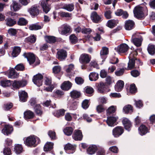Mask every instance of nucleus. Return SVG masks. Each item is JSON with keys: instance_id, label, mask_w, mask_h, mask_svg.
I'll use <instances>...</instances> for the list:
<instances>
[{"instance_id": "obj_1", "label": "nucleus", "mask_w": 155, "mask_h": 155, "mask_svg": "<svg viewBox=\"0 0 155 155\" xmlns=\"http://www.w3.org/2000/svg\"><path fill=\"white\" fill-rule=\"evenodd\" d=\"M23 140L25 145L31 147H36L41 142L39 138L34 135L24 138Z\"/></svg>"}, {"instance_id": "obj_2", "label": "nucleus", "mask_w": 155, "mask_h": 155, "mask_svg": "<svg viewBox=\"0 0 155 155\" xmlns=\"http://www.w3.org/2000/svg\"><path fill=\"white\" fill-rule=\"evenodd\" d=\"M133 13L135 17L138 19H142L145 17L143 8L140 6H136L134 9Z\"/></svg>"}, {"instance_id": "obj_3", "label": "nucleus", "mask_w": 155, "mask_h": 155, "mask_svg": "<svg viewBox=\"0 0 155 155\" xmlns=\"http://www.w3.org/2000/svg\"><path fill=\"white\" fill-rule=\"evenodd\" d=\"M118 119V117L116 116V114H114L112 116L107 117L106 123L109 126L114 127L117 124L116 121Z\"/></svg>"}, {"instance_id": "obj_4", "label": "nucleus", "mask_w": 155, "mask_h": 155, "mask_svg": "<svg viewBox=\"0 0 155 155\" xmlns=\"http://www.w3.org/2000/svg\"><path fill=\"white\" fill-rule=\"evenodd\" d=\"M43 78V76L41 74L38 73L33 76L32 81L35 84L40 87L42 84Z\"/></svg>"}, {"instance_id": "obj_5", "label": "nucleus", "mask_w": 155, "mask_h": 155, "mask_svg": "<svg viewBox=\"0 0 155 155\" xmlns=\"http://www.w3.org/2000/svg\"><path fill=\"white\" fill-rule=\"evenodd\" d=\"M124 128L121 126H118L115 127L112 130V134L115 137H118L124 132Z\"/></svg>"}, {"instance_id": "obj_6", "label": "nucleus", "mask_w": 155, "mask_h": 155, "mask_svg": "<svg viewBox=\"0 0 155 155\" xmlns=\"http://www.w3.org/2000/svg\"><path fill=\"white\" fill-rule=\"evenodd\" d=\"M150 127H147L146 125L143 124H141L138 129L139 134L143 136L145 135L148 133L150 132Z\"/></svg>"}, {"instance_id": "obj_7", "label": "nucleus", "mask_w": 155, "mask_h": 155, "mask_svg": "<svg viewBox=\"0 0 155 155\" xmlns=\"http://www.w3.org/2000/svg\"><path fill=\"white\" fill-rule=\"evenodd\" d=\"M57 58L60 61L65 60L67 56V51L63 49H61L58 51L56 55Z\"/></svg>"}, {"instance_id": "obj_8", "label": "nucleus", "mask_w": 155, "mask_h": 155, "mask_svg": "<svg viewBox=\"0 0 155 155\" xmlns=\"http://www.w3.org/2000/svg\"><path fill=\"white\" fill-rule=\"evenodd\" d=\"M13 88L15 89H19L21 87H25L27 84V81L25 80L17 81L15 80L12 82Z\"/></svg>"}, {"instance_id": "obj_9", "label": "nucleus", "mask_w": 155, "mask_h": 155, "mask_svg": "<svg viewBox=\"0 0 155 155\" xmlns=\"http://www.w3.org/2000/svg\"><path fill=\"white\" fill-rule=\"evenodd\" d=\"M101 16L98 15L96 12L93 11L91 14V18L94 23H98L102 20Z\"/></svg>"}, {"instance_id": "obj_10", "label": "nucleus", "mask_w": 155, "mask_h": 155, "mask_svg": "<svg viewBox=\"0 0 155 155\" xmlns=\"http://www.w3.org/2000/svg\"><path fill=\"white\" fill-rule=\"evenodd\" d=\"M28 12L33 17L37 16L40 13V10L38 8L37 5L32 6L28 10Z\"/></svg>"}, {"instance_id": "obj_11", "label": "nucleus", "mask_w": 155, "mask_h": 155, "mask_svg": "<svg viewBox=\"0 0 155 155\" xmlns=\"http://www.w3.org/2000/svg\"><path fill=\"white\" fill-rule=\"evenodd\" d=\"M73 138L76 141H81L83 137L81 130H76L72 135Z\"/></svg>"}, {"instance_id": "obj_12", "label": "nucleus", "mask_w": 155, "mask_h": 155, "mask_svg": "<svg viewBox=\"0 0 155 155\" xmlns=\"http://www.w3.org/2000/svg\"><path fill=\"white\" fill-rule=\"evenodd\" d=\"M13 130V127L9 124L5 125L2 130V133L6 136L11 134Z\"/></svg>"}, {"instance_id": "obj_13", "label": "nucleus", "mask_w": 155, "mask_h": 155, "mask_svg": "<svg viewBox=\"0 0 155 155\" xmlns=\"http://www.w3.org/2000/svg\"><path fill=\"white\" fill-rule=\"evenodd\" d=\"M122 123L126 130L128 131L131 130L132 127V123L128 119L124 118L122 120Z\"/></svg>"}, {"instance_id": "obj_14", "label": "nucleus", "mask_w": 155, "mask_h": 155, "mask_svg": "<svg viewBox=\"0 0 155 155\" xmlns=\"http://www.w3.org/2000/svg\"><path fill=\"white\" fill-rule=\"evenodd\" d=\"M24 56L26 58L30 65H33L35 61V55L31 53H25L23 54Z\"/></svg>"}, {"instance_id": "obj_15", "label": "nucleus", "mask_w": 155, "mask_h": 155, "mask_svg": "<svg viewBox=\"0 0 155 155\" xmlns=\"http://www.w3.org/2000/svg\"><path fill=\"white\" fill-rule=\"evenodd\" d=\"M135 26V24L133 21L128 20L125 21L124 27L126 30H131L134 28Z\"/></svg>"}, {"instance_id": "obj_16", "label": "nucleus", "mask_w": 155, "mask_h": 155, "mask_svg": "<svg viewBox=\"0 0 155 155\" xmlns=\"http://www.w3.org/2000/svg\"><path fill=\"white\" fill-rule=\"evenodd\" d=\"M80 62L83 64L88 63L90 61L91 58L89 57L88 54H83L81 55L79 58Z\"/></svg>"}, {"instance_id": "obj_17", "label": "nucleus", "mask_w": 155, "mask_h": 155, "mask_svg": "<svg viewBox=\"0 0 155 155\" xmlns=\"http://www.w3.org/2000/svg\"><path fill=\"white\" fill-rule=\"evenodd\" d=\"M54 143L51 142H47L45 145L44 150L45 152L49 151L52 154H54V151L53 150Z\"/></svg>"}, {"instance_id": "obj_18", "label": "nucleus", "mask_w": 155, "mask_h": 155, "mask_svg": "<svg viewBox=\"0 0 155 155\" xmlns=\"http://www.w3.org/2000/svg\"><path fill=\"white\" fill-rule=\"evenodd\" d=\"M135 61L134 57L129 59V62L128 63L127 67L125 68L126 70H131L134 68L137 69L139 68L138 66H136Z\"/></svg>"}, {"instance_id": "obj_19", "label": "nucleus", "mask_w": 155, "mask_h": 155, "mask_svg": "<svg viewBox=\"0 0 155 155\" xmlns=\"http://www.w3.org/2000/svg\"><path fill=\"white\" fill-rule=\"evenodd\" d=\"M129 49L128 45L125 43H122L118 46L117 51L119 53H124L126 52Z\"/></svg>"}, {"instance_id": "obj_20", "label": "nucleus", "mask_w": 155, "mask_h": 155, "mask_svg": "<svg viewBox=\"0 0 155 155\" xmlns=\"http://www.w3.org/2000/svg\"><path fill=\"white\" fill-rule=\"evenodd\" d=\"M41 5L43 9V11L45 13H47L51 9V5L48 4V2L42 0Z\"/></svg>"}, {"instance_id": "obj_21", "label": "nucleus", "mask_w": 155, "mask_h": 155, "mask_svg": "<svg viewBox=\"0 0 155 155\" xmlns=\"http://www.w3.org/2000/svg\"><path fill=\"white\" fill-rule=\"evenodd\" d=\"M98 91V92L101 94H105L107 91L106 90L107 89V87L106 86V84L101 82L97 86Z\"/></svg>"}, {"instance_id": "obj_22", "label": "nucleus", "mask_w": 155, "mask_h": 155, "mask_svg": "<svg viewBox=\"0 0 155 155\" xmlns=\"http://www.w3.org/2000/svg\"><path fill=\"white\" fill-rule=\"evenodd\" d=\"M72 85L71 83L69 81H64L61 84V87L62 90L67 91L71 88Z\"/></svg>"}, {"instance_id": "obj_23", "label": "nucleus", "mask_w": 155, "mask_h": 155, "mask_svg": "<svg viewBox=\"0 0 155 155\" xmlns=\"http://www.w3.org/2000/svg\"><path fill=\"white\" fill-rule=\"evenodd\" d=\"M70 96L73 99L78 100L81 96V93L80 91L73 90L70 92Z\"/></svg>"}, {"instance_id": "obj_24", "label": "nucleus", "mask_w": 155, "mask_h": 155, "mask_svg": "<svg viewBox=\"0 0 155 155\" xmlns=\"http://www.w3.org/2000/svg\"><path fill=\"white\" fill-rule=\"evenodd\" d=\"M124 83L123 81L119 80L118 81L116 84L115 86V89L117 92L121 91L123 88Z\"/></svg>"}, {"instance_id": "obj_25", "label": "nucleus", "mask_w": 155, "mask_h": 155, "mask_svg": "<svg viewBox=\"0 0 155 155\" xmlns=\"http://www.w3.org/2000/svg\"><path fill=\"white\" fill-rule=\"evenodd\" d=\"M20 100L23 102H25L27 100L28 97V93L25 91H22L19 95Z\"/></svg>"}, {"instance_id": "obj_26", "label": "nucleus", "mask_w": 155, "mask_h": 155, "mask_svg": "<svg viewBox=\"0 0 155 155\" xmlns=\"http://www.w3.org/2000/svg\"><path fill=\"white\" fill-rule=\"evenodd\" d=\"M97 150V147L95 145H92L88 147L87 150V154L90 155L94 154Z\"/></svg>"}, {"instance_id": "obj_27", "label": "nucleus", "mask_w": 155, "mask_h": 155, "mask_svg": "<svg viewBox=\"0 0 155 155\" xmlns=\"http://www.w3.org/2000/svg\"><path fill=\"white\" fill-rule=\"evenodd\" d=\"M6 25L9 27H12L17 24V21L15 19L8 18L5 20Z\"/></svg>"}, {"instance_id": "obj_28", "label": "nucleus", "mask_w": 155, "mask_h": 155, "mask_svg": "<svg viewBox=\"0 0 155 155\" xmlns=\"http://www.w3.org/2000/svg\"><path fill=\"white\" fill-rule=\"evenodd\" d=\"M24 117L26 119H32L34 117V114L33 112L28 110L25 111L24 113Z\"/></svg>"}, {"instance_id": "obj_29", "label": "nucleus", "mask_w": 155, "mask_h": 155, "mask_svg": "<svg viewBox=\"0 0 155 155\" xmlns=\"http://www.w3.org/2000/svg\"><path fill=\"white\" fill-rule=\"evenodd\" d=\"M23 148L21 144H17L14 148V151L17 154H19L23 151Z\"/></svg>"}, {"instance_id": "obj_30", "label": "nucleus", "mask_w": 155, "mask_h": 155, "mask_svg": "<svg viewBox=\"0 0 155 155\" xmlns=\"http://www.w3.org/2000/svg\"><path fill=\"white\" fill-rule=\"evenodd\" d=\"M84 90L85 95L89 96H91L94 92V89L89 86L85 87Z\"/></svg>"}, {"instance_id": "obj_31", "label": "nucleus", "mask_w": 155, "mask_h": 155, "mask_svg": "<svg viewBox=\"0 0 155 155\" xmlns=\"http://www.w3.org/2000/svg\"><path fill=\"white\" fill-rule=\"evenodd\" d=\"M45 39L47 42L50 44L54 43L57 41L56 37L53 36H46Z\"/></svg>"}, {"instance_id": "obj_32", "label": "nucleus", "mask_w": 155, "mask_h": 155, "mask_svg": "<svg viewBox=\"0 0 155 155\" xmlns=\"http://www.w3.org/2000/svg\"><path fill=\"white\" fill-rule=\"evenodd\" d=\"M36 40V38L35 35H32L26 38L25 40V41L30 44L34 43Z\"/></svg>"}, {"instance_id": "obj_33", "label": "nucleus", "mask_w": 155, "mask_h": 155, "mask_svg": "<svg viewBox=\"0 0 155 155\" xmlns=\"http://www.w3.org/2000/svg\"><path fill=\"white\" fill-rule=\"evenodd\" d=\"M123 110L125 114L132 113L133 111V107L131 105L128 104L124 107Z\"/></svg>"}, {"instance_id": "obj_34", "label": "nucleus", "mask_w": 155, "mask_h": 155, "mask_svg": "<svg viewBox=\"0 0 155 155\" xmlns=\"http://www.w3.org/2000/svg\"><path fill=\"white\" fill-rule=\"evenodd\" d=\"M65 110L63 109H61L58 110L54 112V115L57 117L63 116L65 114Z\"/></svg>"}, {"instance_id": "obj_35", "label": "nucleus", "mask_w": 155, "mask_h": 155, "mask_svg": "<svg viewBox=\"0 0 155 155\" xmlns=\"http://www.w3.org/2000/svg\"><path fill=\"white\" fill-rule=\"evenodd\" d=\"M108 49L106 47H103L102 50L100 52V54L101 57L104 59H105L106 58V56L108 54Z\"/></svg>"}, {"instance_id": "obj_36", "label": "nucleus", "mask_w": 155, "mask_h": 155, "mask_svg": "<svg viewBox=\"0 0 155 155\" xmlns=\"http://www.w3.org/2000/svg\"><path fill=\"white\" fill-rule=\"evenodd\" d=\"M21 51V48L19 47L15 46L14 47L12 53V55L14 57H16L18 55Z\"/></svg>"}, {"instance_id": "obj_37", "label": "nucleus", "mask_w": 155, "mask_h": 155, "mask_svg": "<svg viewBox=\"0 0 155 155\" xmlns=\"http://www.w3.org/2000/svg\"><path fill=\"white\" fill-rule=\"evenodd\" d=\"M18 75V74L13 68L10 69L8 72V76L9 78H17Z\"/></svg>"}, {"instance_id": "obj_38", "label": "nucleus", "mask_w": 155, "mask_h": 155, "mask_svg": "<svg viewBox=\"0 0 155 155\" xmlns=\"http://www.w3.org/2000/svg\"><path fill=\"white\" fill-rule=\"evenodd\" d=\"M147 50L150 54L153 55L155 53V45L149 44L148 46Z\"/></svg>"}, {"instance_id": "obj_39", "label": "nucleus", "mask_w": 155, "mask_h": 155, "mask_svg": "<svg viewBox=\"0 0 155 155\" xmlns=\"http://www.w3.org/2000/svg\"><path fill=\"white\" fill-rule=\"evenodd\" d=\"M34 109L36 114L38 115L41 116L43 112L41 110V106L40 104H36L34 107Z\"/></svg>"}, {"instance_id": "obj_40", "label": "nucleus", "mask_w": 155, "mask_h": 155, "mask_svg": "<svg viewBox=\"0 0 155 155\" xmlns=\"http://www.w3.org/2000/svg\"><path fill=\"white\" fill-rule=\"evenodd\" d=\"M17 24L20 26H24L28 23V21L23 17H21L17 22Z\"/></svg>"}, {"instance_id": "obj_41", "label": "nucleus", "mask_w": 155, "mask_h": 155, "mask_svg": "<svg viewBox=\"0 0 155 155\" xmlns=\"http://www.w3.org/2000/svg\"><path fill=\"white\" fill-rule=\"evenodd\" d=\"M116 20L114 19L109 20L107 23V26L109 28H113L117 25Z\"/></svg>"}, {"instance_id": "obj_42", "label": "nucleus", "mask_w": 155, "mask_h": 155, "mask_svg": "<svg viewBox=\"0 0 155 155\" xmlns=\"http://www.w3.org/2000/svg\"><path fill=\"white\" fill-rule=\"evenodd\" d=\"M89 77L91 81H96L98 78L99 74L97 73L92 72L89 75Z\"/></svg>"}, {"instance_id": "obj_43", "label": "nucleus", "mask_w": 155, "mask_h": 155, "mask_svg": "<svg viewBox=\"0 0 155 155\" xmlns=\"http://www.w3.org/2000/svg\"><path fill=\"white\" fill-rule=\"evenodd\" d=\"M72 31L70 26L68 25H65L62 31V33L64 35L70 33Z\"/></svg>"}, {"instance_id": "obj_44", "label": "nucleus", "mask_w": 155, "mask_h": 155, "mask_svg": "<svg viewBox=\"0 0 155 155\" xmlns=\"http://www.w3.org/2000/svg\"><path fill=\"white\" fill-rule=\"evenodd\" d=\"M12 82V81L3 80L1 81L0 83L3 87H9L11 85Z\"/></svg>"}, {"instance_id": "obj_45", "label": "nucleus", "mask_w": 155, "mask_h": 155, "mask_svg": "<svg viewBox=\"0 0 155 155\" xmlns=\"http://www.w3.org/2000/svg\"><path fill=\"white\" fill-rule=\"evenodd\" d=\"M73 131V128L71 127H67L63 130V131L65 135L69 136L71 135Z\"/></svg>"}, {"instance_id": "obj_46", "label": "nucleus", "mask_w": 155, "mask_h": 155, "mask_svg": "<svg viewBox=\"0 0 155 155\" xmlns=\"http://www.w3.org/2000/svg\"><path fill=\"white\" fill-rule=\"evenodd\" d=\"M97 155H105L106 150L104 149L101 147H97V150H96Z\"/></svg>"}, {"instance_id": "obj_47", "label": "nucleus", "mask_w": 155, "mask_h": 155, "mask_svg": "<svg viewBox=\"0 0 155 155\" xmlns=\"http://www.w3.org/2000/svg\"><path fill=\"white\" fill-rule=\"evenodd\" d=\"M63 8L68 11L71 12L74 8V5L73 4H66L63 6Z\"/></svg>"}, {"instance_id": "obj_48", "label": "nucleus", "mask_w": 155, "mask_h": 155, "mask_svg": "<svg viewBox=\"0 0 155 155\" xmlns=\"http://www.w3.org/2000/svg\"><path fill=\"white\" fill-rule=\"evenodd\" d=\"M132 42L137 47H140L141 45L142 41L140 38H134L132 39Z\"/></svg>"}, {"instance_id": "obj_49", "label": "nucleus", "mask_w": 155, "mask_h": 155, "mask_svg": "<svg viewBox=\"0 0 155 155\" xmlns=\"http://www.w3.org/2000/svg\"><path fill=\"white\" fill-rule=\"evenodd\" d=\"M69 39L71 43L73 44L76 43L78 41V38L74 34H72L70 36Z\"/></svg>"}, {"instance_id": "obj_50", "label": "nucleus", "mask_w": 155, "mask_h": 155, "mask_svg": "<svg viewBox=\"0 0 155 155\" xmlns=\"http://www.w3.org/2000/svg\"><path fill=\"white\" fill-rule=\"evenodd\" d=\"M130 92L132 94H135L137 92V88L134 84H132L130 85Z\"/></svg>"}, {"instance_id": "obj_51", "label": "nucleus", "mask_w": 155, "mask_h": 155, "mask_svg": "<svg viewBox=\"0 0 155 155\" xmlns=\"http://www.w3.org/2000/svg\"><path fill=\"white\" fill-rule=\"evenodd\" d=\"M41 27L39 25L36 24H32L29 26V29L30 30H38L41 28Z\"/></svg>"}, {"instance_id": "obj_52", "label": "nucleus", "mask_w": 155, "mask_h": 155, "mask_svg": "<svg viewBox=\"0 0 155 155\" xmlns=\"http://www.w3.org/2000/svg\"><path fill=\"white\" fill-rule=\"evenodd\" d=\"M89 100L87 99H85L82 102L81 106L84 109L88 108L89 106Z\"/></svg>"}, {"instance_id": "obj_53", "label": "nucleus", "mask_w": 155, "mask_h": 155, "mask_svg": "<svg viewBox=\"0 0 155 155\" xmlns=\"http://www.w3.org/2000/svg\"><path fill=\"white\" fill-rule=\"evenodd\" d=\"M64 149L67 151L68 150H71L72 151V153H73V151L74 150V146L71 143H68L64 145Z\"/></svg>"}, {"instance_id": "obj_54", "label": "nucleus", "mask_w": 155, "mask_h": 155, "mask_svg": "<svg viewBox=\"0 0 155 155\" xmlns=\"http://www.w3.org/2000/svg\"><path fill=\"white\" fill-rule=\"evenodd\" d=\"M59 15L61 17H71L72 15L71 13L63 12H60L58 13Z\"/></svg>"}, {"instance_id": "obj_55", "label": "nucleus", "mask_w": 155, "mask_h": 155, "mask_svg": "<svg viewBox=\"0 0 155 155\" xmlns=\"http://www.w3.org/2000/svg\"><path fill=\"white\" fill-rule=\"evenodd\" d=\"M116 111L115 107L114 106H112L109 107L107 110V114L110 116H111V114L114 113Z\"/></svg>"}, {"instance_id": "obj_56", "label": "nucleus", "mask_w": 155, "mask_h": 155, "mask_svg": "<svg viewBox=\"0 0 155 155\" xmlns=\"http://www.w3.org/2000/svg\"><path fill=\"white\" fill-rule=\"evenodd\" d=\"M76 83L78 85L82 84L84 82V79L81 77H76L75 79Z\"/></svg>"}, {"instance_id": "obj_57", "label": "nucleus", "mask_w": 155, "mask_h": 155, "mask_svg": "<svg viewBox=\"0 0 155 155\" xmlns=\"http://www.w3.org/2000/svg\"><path fill=\"white\" fill-rule=\"evenodd\" d=\"M61 70V67L60 66H55L52 68L53 72L55 74H58Z\"/></svg>"}, {"instance_id": "obj_58", "label": "nucleus", "mask_w": 155, "mask_h": 155, "mask_svg": "<svg viewBox=\"0 0 155 155\" xmlns=\"http://www.w3.org/2000/svg\"><path fill=\"white\" fill-rule=\"evenodd\" d=\"M125 68H122L120 69L119 70H117L115 72V75L118 76H122L124 74Z\"/></svg>"}, {"instance_id": "obj_59", "label": "nucleus", "mask_w": 155, "mask_h": 155, "mask_svg": "<svg viewBox=\"0 0 155 155\" xmlns=\"http://www.w3.org/2000/svg\"><path fill=\"white\" fill-rule=\"evenodd\" d=\"M48 135L51 140H55L56 139V133L54 131L50 130L48 132Z\"/></svg>"}, {"instance_id": "obj_60", "label": "nucleus", "mask_w": 155, "mask_h": 155, "mask_svg": "<svg viewBox=\"0 0 155 155\" xmlns=\"http://www.w3.org/2000/svg\"><path fill=\"white\" fill-rule=\"evenodd\" d=\"M3 153L4 155H10L11 154V151L10 148L5 147L4 149Z\"/></svg>"}, {"instance_id": "obj_61", "label": "nucleus", "mask_w": 155, "mask_h": 155, "mask_svg": "<svg viewBox=\"0 0 155 155\" xmlns=\"http://www.w3.org/2000/svg\"><path fill=\"white\" fill-rule=\"evenodd\" d=\"M111 13L112 12L110 10L106 11L104 13V17L107 19H110L112 18Z\"/></svg>"}, {"instance_id": "obj_62", "label": "nucleus", "mask_w": 155, "mask_h": 155, "mask_svg": "<svg viewBox=\"0 0 155 155\" xmlns=\"http://www.w3.org/2000/svg\"><path fill=\"white\" fill-rule=\"evenodd\" d=\"M13 106L12 103H11L10 104H5L3 108L5 110L8 111Z\"/></svg>"}, {"instance_id": "obj_63", "label": "nucleus", "mask_w": 155, "mask_h": 155, "mask_svg": "<svg viewBox=\"0 0 155 155\" xmlns=\"http://www.w3.org/2000/svg\"><path fill=\"white\" fill-rule=\"evenodd\" d=\"M15 69L17 71H23L25 70V67L23 64H19L16 66Z\"/></svg>"}, {"instance_id": "obj_64", "label": "nucleus", "mask_w": 155, "mask_h": 155, "mask_svg": "<svg viewBox=\"0 0 155 155\" xmlns=\"http://www.w3.org/2000/svg\"><path fill=\"white\" fill-rule=\"evenodd\" d=\"M135 105L137 107L140 108L143 106V102L142 101L139 100L137 101H135Z\"/></svg>"}]
</instances>
